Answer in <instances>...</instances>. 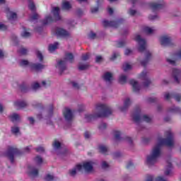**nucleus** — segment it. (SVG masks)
<instances>
[{
	"instance_id": "nucleus-1",
	"label": "nucleus",
	"mask_w": 181,
	"mask_h": 181,
	"mask_svg": "<svg viewBox=\"0 0 181 181\" xmlns=\"http://www.w3.org/2000/svg\"><path fill=\"white\" fill-rule=\"evenodd\" d=\"M165 136H167L166 139H163L162 137L158 139V144L153 147L151 155L147 156L146 163L148 166L156 163L158 158L160 157L162 153L160 151L162 146L171 147L175 145V143L173 142V133L170 131H168L165 132Z\"/></svg>"
},
{
	"instance_id": "nucleus-2",
	"label": "nucleus",
	"mask_w": 181,
	"mask_h": 181,
	"mask_svg": "<svg viewBox=\"0 0 181 181\" xmlns=\"http://www.w3.org/2000/svg\"><path fill=\"white\" fill-rule=\"evenodd\" d=\"M96 113L93 115H86L85 119L86 122H90L93 119L97 118H105L106 117H110L112 114V109L105 104H98L96 105Z\"/></svg>"
},
{
	"instance_id": "nucleus-3",
	"label": "nucleus",
	"mask_w": 181,
	"mask_h": 181,
	"mask_svg": "<svg viewBox=\"0 0 181 181\" xmlns=\"http://www.w3.org/2000/svg\"><path fill=\"white\" fill-rule=\"evenodd\" d=\"M52 13L53 14V17L50 16H46L45 19L42 21V25H49V23H53V22H57V21L62 19V17L60 16V8L53 7Z\"/></svg>"
},
{
	"instance_id": "nucleus-4",
	"label": "nucleus",
	"mask_w": 181,
	"mask_h": 181,
	"mask_svg": "<svg viewBox=\"0 0 181 181\" xmlns=\"http://www.w3.org/2000/svg\"><path fill=\"white\" fill-rule=\"evenodd\" d=\"M132 118L136 124H139V122H142V121H145V122H151V119L148 115H144L142 116L141 115V108L139 106L136 107L134 110V112L132 115Z\"/></svg>"
},
{
	"instance_id": "nucleus-5",
	"label": "nucleus",
	"mask_w": 181,
	"mask_h": 181,
	"mask_svg": "<svg viewBox=\"0 0 181 181\" xmlns=\"http://www.w3.org/2000/svg\"><path fill=\"white\" fill-rule=\"evenodd\" d=\"M23 153L21 150L13 147L8 146L7 151L6 152V156L9 159L11 163H15V155L16 156H21Z\"/></svg>"
},
{
	"instance_id": "nucleus-6",
	"label": "nucleus",
	"mask_w": 181,
	"mask_h": 181,
	"mask_svg": "<svg viewBox=\"0 0 181 181\" xmlns=\"http://www.w3.org/2000/svg\"><path fill=\"white\" fill-rule=\"evenodd\" d=\"M134 40L139 45L138 48L139 52H142L146 50V41L145 39L141 37L139 35H136Z\"/></svg>"
},
{
	"instance_id": "nucleus-7",
	"label": "nucleus",
	"mask_w": 181,
	"mask_h": 181,
	"mask_svg": "<svg viewBox=\"0 0 181 181\" xmlns=\"http://www.w3.org/2000/svg\"><path fill=\"white\" fill-rule=\"evenodd\" d=\"M124 22V19H119L117 21H108L107 20H104L103 21V25L104 28H117L118 26H119V23H122Z\"/></svg>"
},
{
	"instance_id": "nucleus-8",
	"label": "nucleus",
	"mask_w": 181,
	"mask_h": 181,
	"mask_svg": "<svg viewBox=\"0 0 181 181\" xmlns=\"http://www.w3.org/2000/svg\"><path fill=\"white\" fill-rule=\"evenodd\" d=\"M160 42L161 46H172V38L168 37V35H164L160 37Z\"/></svg>"
},
{
	"instance_id": "nucleus-9",
	"label": "nucleus",
	"mask_w": 181,
	"mask_h": 181,
	"mask_svg": "<svg viewBox=\"0 0 181 181\" xmlns=\"http://www.w3.org/2000/svg\"><path fill=\"white\" fill-rule=\"evenodd\" d=\"M140 78H142L144 80L143 86L144 87H149L151 85V79L148 78V75L146 71H143L140 74Z\"/></svg>"
},
{
	"instance_id": "nucleus-10",
	"label": "nucleus",
	"mask_w": 181,
	"mask_h": 181,
	"mask_svg": "<svg viewBox=\"0 0 181 181\" xmlns=\"http://www.w3.org/2000/svg\"><path fill=\"white\" fill-rule=\"evenodd\" d=\"M63 114L66 121L68 122L73 121V112H71V110L66 107L63 112Z\"/></svg>"
},
{
	"instance_id": "nucleus-11",
	"label": "nucleus",
	"mask_w": 181,
	"mask_h": 181,
	"mask_svg": "<svg viewBox=\"0 0 181 181\" xmlns=\"http://www.w3.org/2000/svg\"><path fill=\"white\" fill-rule=\"evenodd\" d=\"M170 98H174L175 100H177L178 103L180 102L181 100V94L180 93H171V95L168 93L165 94V100H170Z\"/></svg>"
},
{
	"instance_id": "nucleus-12",
	"label": "nucleus",
	"mask_w": 181,
	"mask_h": 181,
	"mask_svg": "<svg viewBox=\"0 0 181 181\" xmlns=\"http://www.w3.org/2000/svg\"><path fill=\"white\" fill-rule=\"evenodd\" d=\"M56 35L59 37H69V36H70L69 32L63 28H57Z\"/></svg>"
},
{
	"instance_id": "nucleus-13",
	"label": "nucleus",
	"mask_w": 181,
	"mask_h": 181,
	"mask_svg": "<svg viewBox=\"0 0 181 181\" xmlns=\"http://www.w3.org/2000/svg\"><path fill=\"white\" fill-rule=\"evenodd\" d=\"M151 58H152V54H151L149 52V51H147L146 52L145 59L141 62V66H143V67H146V64H148V63H149Z\"/></svg>"
},
{
	"instance_id": "nucleus-14",
	"label": "nucleus",
	"mask_w": 181,
	"mask_h": 181,
	"mask_svg": "<svg viewBox=\"0 0 181 181\" xmlns=\"http://www.w3.org/2000/svg\"><path fill=\"white\" fill-rule=\"evenodd\" d=\"M130 86H132L133 88V91L134 93H138L139 91V90H141V87L139 86V85L138 84V81L134 80V79H131L129 81Z\"/></svg>"
},
{
	"instance_id": "nucleus-15",
	"label": "nucleus",
	"mask_w": 181,
	"mask_h": 181,
	"mask_svg": "<svg viewBox=\"0 0 181 181\" xmlns=\"http://www.w3.org/2000/svg\"><path fill=\"white\" fill-rule=\"evenodd\" d=\"M148 6H150L153 12H155V11H159V9H162L164 6L163 4L151 2L148 4Z\"/></svg>"
},
{
	"instance_id": "nucleus-16",
	"label": "nucleus",
	"mask_w": 181,
	"mask_h": 181,
	"mask_svg": "<svg viewBox=\"0 0 181 181\" xmlns=\"http://www.w3.org/2000/svg\"><path fill=\"white\" fill-rule=\"evenodd\" d=\"M181 71L179 69H173V77L176 83L179 84L180 81L179 80V76H180Z\"/></svg>"
},
{
	"instance_id": "nucleus-17",
	"label": "nucleus",
	"mask_w": 181,
	"mask_h": 181,
	"mask_svg": "<svg viewBox=\"0 0 181 181\" xmlns=\"http://www.w3.org/2000/svg\"><path fill=\"white\" fill-rule=\"evenodd\" d=\"M83 170V165L81 164L76 165V168H73L72 170H69V175L70 176H74L75 175H77V170Z\"/></svg>"
},
{
	"instance_id": "nucleus-18",
	"label": "nucleus",
	"mask_w": 181,
	"mask_h": 181,
	"mask_svg": "<svg viewBox=\"0 0 181 181\" xmlns=\"http://www.w3.org/2000/svg\"><path fill=\"white\" fill-rule=\"evenodd\" d=\"M59 69L60 74H63V71L66 70V61L61 60L59 62H57V66H56Z\"/></svg>"
},
{
	"instance_id": "nucleus-19",
	"label": "nucleus",
	"mask_w": 181,
	"mask_h": 181,
	"mask_svg": "<svg viewBox=\"0 0 181 181\" xmlns=\"http://www.w3.org/2000/svg\"><path fill=\"white\" fill-rule=\"evenodd\" d=\"M130 105H131V100L129 98H127L124 100V106L120 107L119 110H120V111H122V112H125V111H127V110H128V108Z\"/></svg>"
},
{
	"instance_id": "nucleus-20",
	"label": "nucleus",
	"mask_w": 181,
	"mask_h": 181,
	"mask_svg": "<svg viewBox=\"0 0 181 181\" xmlns=\"http://www.w3.org/2000/svg\"><path fill=\"white\" fill-rule=\"evenodd\" d=\"M30 67L32 70H35V71H40L45 69V65L42 64H32Z\"/></svg>"
},
{
	"instance_id": "nucleus-21",
	"label": "nucleus",
	"mask_w": 181,
	"mask_h": 181,
	"mask_svg": "<svg viewBox=\"0 0 181 181\" xmlns=\"http://www.w3.org/2000/svg\"><path fill=\"white\" fill-rule=\"evenodd\" d=\"M14 105L16 107L17 110H21V108H25L28 106V103L25 101H16L14 102Z\"/></svg>"
},
{
	"instance_id": "nucleus-22",
	"label": "nucleus",
	"mask_w": 181,
	"mask_h": 181,
	"mask_svg": "<svg viewBox=\"0 0 181 181\" xmlns=\"http://www.w3.org/2000/svg\"><path fill=\"white\" fill-rule=\"evenodd\" d=\"M6 11L10 15V16L8 17V21H12V19L13 21H16V19L18 18V15L16 14V13L11 11V10H9V8H6Z\"/></svg>"
},
{
	"instance_id": "nucleus-23",
	"label": "nucleus",
	"mask_w": 181,
	"mask_h": 181,
	"mask_svg": "<svg viewBox=\"0 0 181 181\" xmlns=\"http://www.w3.org/2000/svg\"><path fill=\"white\" fill-rule=\"evenodd\" d=\"M85 169L86 172H92L93 171V165L90 162L84 163L82 165V169Z\"/></svg>"
},
{
	"instance_id": "nucleus-24",
	"label": "nucleus",
	"mask_w": 181,
	"mask_h": 181,
	"mask_svg": "<svg viewBox=\"0 0 181 181\" xmlns=\"http://www.w3.org/2000/svg\"><path fill=\"white\" fill-rule=\"evenodd\" d=\"M103 80L105 81H108L109 83H111L112 81V74L110 72H105L104 75L103 76Z\"/></svg>"
},
{
	"instance_id": "nucleus-25",
	"label": "nucleus",
	"mask_w": 181,
	"mask_h": 181,
	"mask_svg": "<svg viewBox=\"0 0 181 181\" xmlns=\"http://www.w3.org/2000/svg\"><path fill=\"white\" fill-rule=\"evenodd\" d=\"M64 59L69 62V63H73L74 62V55L71 52H67L65 54Z\"/></svg>"
},
{
	"instance_id": "nucleus-26",
	"label": "nucleus",
	"mask_w": 181,
	"mask_h": 181,
	"mask_svg": "<svg viewBox=\"0 0 181 181\" xmlns=\"http://www.w3.org/2000/svg\"><path fill=\"white\" fill-rule=\"evenodd\" d=\"M57 46H59V42H56L54 44H50L48 47V50L50 53L54 52L56 49H57Z\"/></svg>"
},
{
	"instance_id": "nucleus-27",
	"label": "nucleus",
	"mask_w": 181,
	"mask_h": 181,
	"mask_svg": "<svg viewBox=\"0 0 181 181\" xmlns=\"http://www.w3.org/2000/svg\"><path fill=\"white\" fill-rule=\"evenodd\" d=\"M99 152L103 153V155H107V152H108V148L104 145H100L98 146Z\"/></svg>"
},
{
	"instance_id": "nucleus-28",
	"label": "nucleus",
	"mask_w": 181,
	"mask_h": 181,
	"mask_svg": "<svg viewBox=\"0 0 181 181\" xmlns=\"http://www.w3.org/2000/svg\"><path fill=\"white\" fill-rule=\"evenodd\" d=\"M172 172V163L168 161V165L166 168V170L164 173V175H165V176H169V174L171 173Z\"/></svg>"
},
{
	"instance_id": "nucleus-29",
	"label": "nucleus",
	"mask_w": 181,
	"mask_h": 181,
	"mask_svg": "<svg viewBox=\"0 0 181 181\" xmlns=\"http://www.w3.org/2000/svg\"><path fill=\"white\" fill-rule=\"evenodd\" d=\"M28 8L29 10L32 12H35L36 11V6L35 5V3L32 0H28Z\"/></svg>"
},
{
	"instance_id": "nucleus-30",
	"label": "nucleus",
	"mask_w": 181,
	"mask_h": 181,
	"mask_svg": "<svg viewBox=\"0 0 181 181\" xmlns=\"http://www.w3.org/2000/svg\"><path fill=\"white\" fill-rule=\"evenodd\" d=\"M19 87L21 93H27V91L29 90V86L25 83H23V84H21Z\"/></svg>"
},
{
	"instance_id": "nucleus-31",
	"label": "nucleus",
	"mask_w": 181,
	"mask_h": 181,
	"mask_svg": "<svg viewBox=\"0 0 181 181\" xmlns=\"http://www.w3.org/2000/svg\"><path fill=\"white\" fill-rule=\"evenodd\" d=\"M168 112H173V114H177L180 112V108L173 106L168 109Z\"/></svg>"
},
{
	"instance_id": "nucleus-32",
	"label": "nucleus",
	"mask_w": 181,
	"mask_h": 181,
	"mask_svg": "<svg viewBox=\"0 0 181 181\" xmlns=\"http://www.w3.org/2000/svg\"><path fill=\"white\" fill-rule=\"evenodd\" d=\"M62 8L63 9H66V11H69V9H71V4L69 1H64L62 4Z\"/></svg>"
},
{
	"instance_id": "nucleus-33",
	"label": "nucleus",
	"mask_w": 181,
	"mask_h": 181,
	"mask_svg": "<svg viewBox=\"0 0 181 181\" xmlns=\"http://www.w3.org/2000/svg\"><path fill=\"white\" fill-rule=\"evenodd\" d=\"M119 83H120V84H125V83H127V76L121 75L119 78Z\"/></svg>"
},
{
	"instance_id": "nucleus-34",
	"label": "nucleus",
	"mask_w": 181,
	"mask_h": 181,
	"mask_svg": "<svg viewBox=\"0 0 181 181\" xmlns=\"http://www.w3.org/2000/svg\"><path fill=\"white\" fill-rule=\"evenodd\" d=\"M52 146L55 149H60V148H62V144L59 142L57 140H55L54 141Z\"/></svg>"
},
{
	"instance_id": "nucleus-35",
	"label": "nucleus",
	"mask_w": 181,
	"mask_h": 181,
	"mask_svg": "<svg viewBox=\"0 0 181 181\" xmlns=\"http://www.w3.org/2000/svg\"><path fill=\"white\" fill-rule=\"evenodd\" d=\"M29 176H38L39 175V170L37 169H33L32 171H30L28 173Z\"/></svg>"
},
{
	"instance_id": "nucleus-36",
	"label": "nucleus",
	"mask_w": 181,
	"mask_h": 181,
	"mask_svg": "<svg viewBox=\"0 0 181 181\" xmlns=\"http://www.w3.org/2000/svg\"><path fill=\"white\" fill-rule=\"evenodd\" d=\"M9 118L11 119L12 122L18 121V119H19V115L13 113L11 116H9Z\"/></svg>"
},
{
	"instance_id": "nucleus-37",
	"label": "nucleus",
	"mask_w": 181,
	"mask_h": 181,
	"mask_svg": "<svg viewBox=\"0 0 181 181\" xmlns=\"http://www.w3.org/2000/svg\"><path fill=\"white\" fill-rule=\"evenodd\" d=\"M132 69V66L129 65L128 63H124L123 64V70L124 71H128V70H131Z\"/></svg>"
},
{
	"instance_id": "nucleus-38",
	"label": "nucleus",
	"mask_w": 181,
	"mask_h": 181,
	"mask_svg": "<svg viewBox=\"0 0 181 181\" xmlns=\"http://www.w3.org/2000/svg\"><path fill=\"white\" fill-rule=\"evenodd\" d=\"M18 53L23 56H26L28 54V49L22 47L18 50Z\"/></svg>"
},
{
	"instance_id": "nucleus-39",
	"label": "nucleus",
	"mask_w": 181,
	"mask_h": 181,
	"mask_svg": "<svg viewBox=\"0 0 181 181\" xmlns=\"http://www.w3.org/2000/svg\"><path fill=\"white\" fill-rule=\"evenodd\" d=\"M144 30L145 33H147V35H151L153 33V30L149 27H144Z\"/></svg>"
},
{
	"instance_id": "nucleus-40",
	"label": "nucleus",
	"mask_w": 181,
	"mask_h": 181,
	"mask_svg": "<svg viewBox=\"0 0 181 181\" xmlns=\"http://www.w3.org/2000/svg\"><path fill=\"white\" fill-rule=\"evenodd\" d=\"M24 32L21 33L22 37H30V33L26 31V28H23Z\"/></svg>"
},
{
	"instance_id": "nucleus-41",
	"label": "nucleus",
	"mask_w": 181,
	"mask_h": 181,
	"mask_svg": "<svg viewBox=\"0 0 181 181\" xmlns=\"http://www.w3.org/2000/svg\"><path fill=\"white\" fill-rule=\"evenodd\" d=\"M115 138L117 141L121 140V132L115 131Z\"/></svg>"
},
{
	"instance_id": "nucleus-42",
	"label": "nucleus",
	"mask_w": 181,
	"mask_h": 181,
	"mask_svg": "<svg viewBox=\"0 0 181 181\" xmlns=\"http://www.w3.org/2000/svg\"><path fill=\"white\" fill-rule=\"evenodd\" d=\"M35 161L36 163H38V165H40L41 163H43V159L40 156H37L35 158Z\"/></svg>"
},
{
	"instance_id": "nucleus-43",
	"label": "nucleus",
	"mask_w": 181,
	"mask_h": 181,
	"mask_svg": "<svg viewBox=\"0 0 181 181\" xmlns=\"http://www.w3.org/2000/svg\"><path fill=\"white\" fill-rule=\"evenodd\" d=\"M89 59H90V54L89 53L82 54L81 59L83 62H86V60H88Z\"/></svg>"
},
{
	"instance_id": "nucleus-44",
	"label": "nucleus",
	"mask_w": 181,
	"mask_h": 181,
	"mask_svg": "<svg viewBox=\"0 0 181 181\" xmlns=\"http://www.w3.org/2000/svg\"><path fill=\"white\" fill-rule=\"evenodd\" d=\"M54 179V177L50 174H48L45 176V180L46 181H52Z\"/></svg>"
},
{
	"instance_id": "nucleus-45",
	"label": "nucleus",
	"mask_w": 181,
	"mask_h": 181,
	"mask_svg": "<svg viewBox=\"0 0 181 181\" xmlns=\"http://www.w3.org/2000/svg\"><path fill=\"white\" fill-rule=\"evenodd\" d=\"M125 46V41L117 42L116 47H124Z\"/></svg>"
},
{
	"instance_id": "nucleus-46",
	"label": "nucleus",
	"mask_w": 181,
	"mask_h": 181,
	"mask_svg": "<svg viewBox=\"0 0 181 181\" xmlns=\"http://www.w3.org/2000/svg\"><path fill=\"white\" fill-rule=\"evenodd\" d=\"M29 65V61L26 59H23L20 62V66H28Z\"/></svg>"
},
{
	"instance_id": "nucleus-47",
	"label": "nucleus",
	"mask_w": 181,
	"mask_h": 181,
	"mask_svg": "<svg viewBox=\"0 0 181 181\" xmlns=\"http://www.w3.org/2000/svg\"><path fill=\"white\" fill-rule=\"evenodd\" d=\"M32 88L33 90H37V88H40V84H39L37 82H35L32 84Z\"/></svg>"
},
{
	"instance_id": "nucleus-48",
	"label": "nucleus",
	"mask_w": 181,
	"mask_h": 181,
	"mask_svg": "<svg viewBox=\"0 0 181 181\" xmlns=\"http://www.w3.org/2000/svg\"><path fill=\"white\" fill-rule=\"evenodd\" d=\"M87 69H88V64H81L78 66V69L81 71L87 70Z\"/></svg>"
},
{
	"instance_id": "nucleus-49",
	"label": "nucleus",
	"mask_w": 181,
	"mask_h": 181,
	"mask_svg": "<svg viewBox=\"0 0 181 181\" xmlns=\"http://www.w3.org/2000/svg\"><path fill=\"white\" fill-rule=\"evenodd\" d=\"M37 57L40 59V62H43V54H42L40 51L37 52Z\"/></svg>"
},
{
	"instance_id": "nucleus-50",
	"label": "nucleus",
	"mask_w": 181,
	"mask_h": 181,
	"mask_svg": "<svg viewBox=\"0 0 181 181\" xmlns=\"http://www.w3.org/2000/svg\"><path fill=\"white\" fill-rule=\"evenodd\" d=\"M11 132L12 134H18L19 132V127H11Z\"/></svg>"
},
{
	"instance_id": "nucleus-51",
	"label": "nucleus",
	"mask_w": 181,
	"mask_h": 181,
	"mask_svg": "<svg viewBox=\"0 0 181 181\" xmlns=\"http://www.w3.org/2000/svg\"><path fill=\"white\" fill-rule=\"evenodd\" d=\"M117 57H119V53L114 52L112 56L110 57V60H115Z\"/></svg>"
},
{
	"instance_id": "nucleus-52",
	"label": "nucleus",
	"mask_w": 181,
	"mask_h": 181,
	"mask_svg": "<svg viewBox=\"0 0 181 181\" xmlns=\"http://www.w3.org/2000/svg\"><path fill=\"white\" fill-rule=\"evenodd\" d=\"M96 37H97V34H95V33H93V31H91V32L90 33V34L88 35L89 39H95Z\"/></svg>"
},
{
	"instance_id": "nucleus-53",
	"label": "nucleus",
	"mask_w": 181,
	"mask_h": 181,
	"mask_svg": "<svg viewBox=\"0 0 181 181\" xmlns=\"http://www.w3.org/2000/svg\"><path fill=\"white\" fill-rule=\"evenodd\" d=\"M135 166L134 165V163H132V161H129V163L127 165V169H132Z\"/></svg>"
},
{
	"instance_id": "nucleus-54",
	"label": "nucleus",
	"mask_w": 181,
	"mask_h": 181,
	"mask_svg": "<svg viewBox=\"0 0 181 181\" xmlns=\"http://www.w3.org/2000/svg\"><path fill=\"white\" fill-rule=\"evenodd\" d=\"M147 101L148 103H156V101H158V98H148L147 99Z\"/></svg>"
},
{
	"instance_id": "nucleus-55",
	"label": "nucleus",
	"mask_w": 181,
	"mask_h": 181,
	"mask_svg": "<svg viewBox=\"0 0 181 181\" xmlns=\"http://www.w3.org/2000/svg\"><path fill=\"white\" fill-rule=\"evenodd\" d=\"M37 19H39V14L35 13L31 16V20H32V21H37Z\"/></svg>"
},
{
	"instance_id": "nucleus-56",
	"label": "nucleus",
	"mask_w": 181,
	"mask_h": 181,
	"mask_svg": "<svg viewBox=\"0 0 181 181\" xmlns=\"http://www.w3.org/2000/svg\"><path fill=\"white\" fill-rule=\"evenodd\" d=\"M36 152H39L41 153L42 152H45V148L42 146H39L38 148H35Z\"/></svg>"
},
{
	"instance_id": "nucleus-57",
	"label": "nucleus",
	"mask_w": 181,
	"mask_h": 181,
	"mask_svg": "<svg viewBox=\"0 0 181 181\" xmlns=\"http://www.w3.org/2000/svg\"><path fill=\"white\" fill-rule=\"evenodd\" d=\"M71 84H72L74 88H76V90H79L80 89V86L78 85V83L73 81V82H71Z\"/></svg>"
},
{
	"instance_id": "nucleus-58",
	"label": "nucleus",
	"mask_w": 181,
	"mask_h": 181,
	"mask_svg": "<svg viewBox=\"0 0 181 181\" xmlns=\"http://www.w3.org/2000/svg\"><path fill=\"white\" fill-rule=\"evenodd\" d=\"M99 129H107V124L105 123H101L99 127Z\"/></svg>"
},
{
	"instance_id": "nucleus-59",
	"label": "nucleus",
	"mask_w": 181,
	"mask_h": 181,
	"mask_svg": "<svg viewBox=\"0 0 181 181\" xmlns=\"http://www.w3.org/2000/svg\"><path fill=\"white\" fill-rule=\"evenodd\" d=\"M110 165H108V163H107V162L105 161H103L102 163V168L103 169H107V168H109Z\"/></svg>"
},
{
	"instance_id": "nucleus-60",
	"label": "nucleus",
	"mask_w": 181,
	"mask_h": 181,
	"mask_svg": "<svg viewBox=\"0 0 181 181\" xmlns=\"http://www.w3.org/2000/svg\"><path fill=\"white\" fill-rule=\"evenodd\" d=\"M129 14L131 15V16H134L136 13V10H134L132 8H131L129 12H128Z\"/></svg>"
},
{
	"instance_id": "nucleus-61",
	"label": "nucleus",
	"mask_w": 181,
	"mask_h": 181,
	"mask_svg": "<svg viewBox=\"0 0 181 181\" xmlns=\"http://www.w3.org/2000/svg\"><path fill=\"white\" fill-rule=\"evenodd\" d=\"M53 115V105H51L49 106V116L52 117Z\"/></svg>"
},
{
	"instance_id": "nucleus-62",
	"label": "nucleus",
	"mask_w": 181,
	"mask_h": 181,
	"mask_svg": "<svg viewBox=\"0 0 181 181\" xmlns=\"http://www.w3.org/2000/svg\"><path fill=\"white\" fill-rule=\"evenodd\" d=\"M141 141H142L143 144H148V142L151 141V139H149V138H142Z\"/></svg>"
},
{
	"instance_id": "nucleus-63",
	"label": "nucleus",
	"mask_w": 181,
	"mask_h": 181,
	"mask_svg": "<svg viewBox=\"0 0 181 181\" xmlns=\"http://www.w3.org/2000/svg\"><path fill=\"white\" fill-rule=\"evenodd\" d=\"M92 13H95L98 12V7H93L90 9Z\"/></svg>"
},
{
	"instance_id": "nucleus-64",
	"label": "nucleus",
	"mask_w": 181,
	"mask_h": 181,
	"mask_svg": "<svg viewBox=\"0 0 181 181\" xmlns=\"http://www.w3.org/2000/svg\"><path fill=\"white\" fill-rule=\"evenodd\" d=\"M124 139L125 141H127V142L129 143L130 144H132V139L131 137L126 136Z\"/></svg>"
}]
</instances>
